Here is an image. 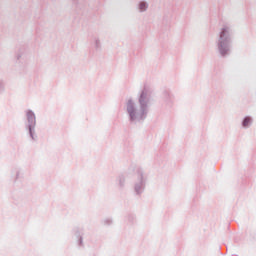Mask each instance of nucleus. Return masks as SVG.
Wrapping results in <instances>:
<instances>
[{
  "instance_id": "nucleus-4",
  "label": "nucleus",
  "mask_w": 256,
  "mask_h": 256,
  "mask_svg": "<svg viewBox=\"0 0 256 256\" xmlns=\"http://www.w3.org/2000/svg\"><path fill=\"white\" fill-rule=\"evenodd\" d=\"M145 9H147V4L145 2H141L140 3V10L145 11Z\"/></svg>"
},
{
  "instance_id": "nucleus-3",
  "label": "nucleus",
  "mask_w": 256,
  "mask_h": 256,
  "mask_svg": "<svg viewBox=\"0 0 256 256\" xmlns=\"http://www.w3.org/2000/svg\"><path fill=\"white\" fill-rule=\"evenodd\" d=\"M27 117L29 121H35V115L32 112H28Z\"/></svg>"
},
{
  "instance_id": "nucleus-5",
  "label": "nucleus",
  "mask_w": 256,
  "mask_h": 256,
  "mask_svg": "<svg viewBox=\"0 0 256 256\" xmlns=\"http://www.w3.org/2000/svg\"><path fill=\"white\" fill-rule=\"evenodd\" d=\"M225 33H226V30H222L221 34H220V38L223 39V37H225Z\"/></svg>"
},
{
  "instance_id": "nucleus-1",
  "label": "nucleus",
  "mask_w": 256,
  "mask_h": 256,
  "mask_svg": "<svg viewBox=\"0 0 256 256\" xmlns=\"http://www.w3.org/2000/svg\"><path fill=\"white\" fill-rule=\"evenodd\" d=\"M127 111L129 113L131 119H133V117H135V108L133 107V102H131V101L128 102Z\"/></svg>"
},
{
  "instance_id": "nucleus-6",
  "label": "nucleus",
  "mask_w": 256,
  "mask_h": 256,
  "mask_svg": "<svg viewBox=\"0 0 256 256\" xmlns=\"http://www.w3.org/2000/svg\"><path fill=\"white\" fill-rule=\"evenodd\" d=\"M222 55H225V53H223V51H221Z\"/></svg>"
},
{
  "instance_id": "nucleus-2",
  "label": "nucleus",
  "mask_w": 256,
  "mask_h": 256,
  "mask_svg": "<svg viewBox=\"0 0 256 256\" xmlns=\"http://www.w3.org/2000/svg\"><path fill=\"white\" fill-rule=\"evenodd\" d=\"M249 123H251V118H245L243 121V127H249Z\"/></svg>"
}]
</instances>
